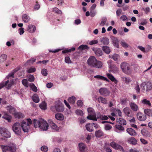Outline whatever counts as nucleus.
I'll list each match as a JSON object with an SVG mask.
<instances>
[{
  "instance_id": "1",
  "label": "nucleus",
  "mask_w": 152,
  "mask_h": 152,
  "mask_svg": "<svg viewBox=\"0 0 152 152\" xmlns=\"http://www.w3.org/2000/svg\"><path fill=\"white\" fill-rule=\"evenodd\" d=\"M87 63L88 65L92 67L100 68L102 66L103 64L101 61H98L95 57L91 56L88 59Z\"/></svg>"
},
{
  "instance_id": "2",
  "label": "nucleus",
  "mask_w": 152,
  "mask_h": 152,
  "mask_svg": "<svg viewBox=\"0 0 152 152\" xmlns=\"http://www.w3.org/2000/svg\"><path fill=\"white\" fill-rule=\"evenodd\" d=\"M121 68L123 72L127 75L131 74L132 71L131 67L126 62H123L121 63Z\"/></svg>"
},
{
  "instance_id": "3",
  "label": "nucleus",
  "mask_w": 152,
  "mask_h": 152,
  "mask_svg": "<svg viewBox=\"0 0 152 152\" xmlns=\"http://www.w3.org/2000/svg\"><path fill=\"white\" fill-rule=\"evenodd\" d=\"M3 152H15L16 150L15 145L13 144L8 145L0 146Z\"/></svg>"
},
{
  "instance_id": "4",
  "label": "nucleus",
  "mask_w": 152,
  "mask_h": 152,
  "mask_svg": "<svg viewBox=\"0 0 152 152\" xmlns=\"http://www.w3.org/2000/svg\"><path fill=\"white\" fill-rule=\"evenodd\" d=\"M12 128L16 134L18 135L21 134L22 129L20 124L19 123L17 122L14 123L13 125Z\"/></svg>"
},
{
  "instance_id": "5",
  "label": "nucleus",
  "mask_w": 152,
  "mask_h": 152,
  "mask_svg": "<svg viewBox=\"0 0 152 152\" xmlns=\"http://www.w3.org/2000/svg\"><path fill=\"white\" fill-rule=\"evenodd\" d=\"M9 83V80H7L5 82H3L0 83V90L4 87V86H7V88L9 89L11 86L13 84L14 81V80L12 79L10 81V83Z\"/></svg>"
},
{
  "instance_id": "6",
  "label": "nucleus",
  "mask_w": 152,
  "mask_h": 152,
  "mask_svg": "<svg viewBox=\"0 0 152 152\" xmlns=\"http://www.w3.org/2000/svg\"><path fill=\"white\" fill-rule=\"evenodd\" d=\"M0 133L2 136L6 138H9L11 136L10 132L5 128H0Z\"/></svg>"
},
{
  "instance_id": "7",
  "label": "nucleus",
  "mask_w": 152,
  "mask_h": 152,
  "mask_svg": "<svg viewBox=\"0 0 152 152\" xmlns=\"http://www.w3.org/2000/svg\"><path fill=\"white\" fill-rule=\"evenodd\" d=\"M21 128L22 129L24 132H28V129L30 128V126L27 123H26V121H23L20 124Z\"/></svg>"
},
{
  "instance_id": "8",
  "label": "nucleus",
  "mask_w": 152,
  "mask_h": 152,
  "mask_svg": "<svg viewBox=\"0 0 152 152\" xmlns=\"http://www.w3.org/2000/svg\"><path fill=\"white\" fill-rule=\"evenodd\" d=\"M110 145L113 148L115 149H119L122 151L124 150L123 148L121 145L113 141L111 142L110 143Z\"/></svg>"
},
{
  "instance_id": "9",
  "label": "nucleus",
  "mask_w": 152,
  "mask_h": 152,
  "mask_svg": "<svg viewBox=\"0 0 152 152\" xmlns=\"http://www.w3.org/2000/svg\"><path fill=\"white\" fill-rule=\"evenodd\" d=\"M99 92L100 94L105 96H108L110 92L107 88H101L99 90Z\"/></svg>"
},
{
  "instance_id": "10",
  "label": "nucleus",
  "mask_w": 152,
  "mask_h": 152,
  "mask_svg": "<svg viewBox=\"0 0 152 152\" xmlns=\"http://www.w3.org/2000/svg\"><path fill=\"white\" fill-rule=\"evenodd\" d=\"M48 123L43 119V121L41 123L39 128L43 130L46 131L48 129Z\"/></svg>"
},
{
  "instance_id": "11",
  "label": "nucleus",
  "mask_w": 152,
  "mask_h": 152,
  "mask_svg": "<svg viewBox=\"0 0 152 152\" xmlns=\"http://www.w3.org/2000/svg\"><path fill=\"white\" fill-rule=\"evenodd\" d=\"M92 50L97 56H100L102 55V51L101 49L98 48H92Z\"/></svg>"
},
{
  "instance_id": "12",
  "label": "nucleus",
  "mask_w": 152,
  "mask_h": 152,
  "mask_svg": "<svg viewBox=\"0 0 152 152\" xmlns=\"http://www.w3.org/2000/svg\"><path fill=\"white\" fill-rule=\"evenodd\" d=\"M55 107L56 111L58 112H62L64 110V105L61 103L57 104Z\"/></svg>"
},
{
  "instance_id": "13",
  "label": "nucleus",
  "mask_w": 152,
  "mask_h": 152,
  "mask_svg": "<svg viewBox=\"0 0 152 152\" xmlns=\"http://www.w3.org/2000/svg\"><path fill=\"white\" fill-rule=\"evenodd\" d=\"M137 116L138 119L141 121H145L147 118L146 115L141 113H138L137 114Z\"/></svg>"
},
{
  "instance_id": "14",
  "label": "nucleus",
  "mask_w": 152,
  "mask_h": 152,
  "mask_svg": "<svg viewBox=\"0 0 152 152\" xmlns=\"http://www.w3.org/2000/svg\"><path fill=\"white\" fill-rule=\"evenodd\" d=\"M43 121V119L40 118L38 120L36 119H34L33 121V123L34 126L35 128L39 127L40 124Z\"/></svg>"
},
{
  "instance_id": "15",
  "label": "nucleus",
  "mask_w": 152,
  "mask_h": 152,
  "mask_svg": "<svg viewBox=\"0 0 152 152\" xmlns=\"http://www.w3.org/2000/svg\"><path fill=\"white\" fill-rule=\"evenodd\" d=\"M36 30L35 26L32 24L29 25L27 28V31L30 33L34 32Z\"/></svg>"
},
{
  "instance_id": "16",
  "label": "nucleus",
  "mask_w": 152,
  "mask_h": 152,
  "mask_svg": "<svg viewBox=\"0 0 152 152\" xmlns=\"http://www.w3.org/2000/svg\"><path fill=\"white\" fill-rule=\"evenodd\" d=\"M78 146L81 152H86V147L84 143L82 142L80 143Z\"/></svg>"
},
{
  "instance_id": "17",
  "label": "nucleus",
  "mask_w": 152,
  "mask_h": 152,
  "mask_svg": "<svg viewBox=\"0 0 152 152\" xmlns=\"http://www.w3.org/2000/svg\"><path fill=\"white\" fill-rule=\"evenodd\" d=\"M7 111L9 113L13 115L15 113V109L11 105L8 106L6 107Z\"/></svg>"
},
{
  "instance_id": "18",
  "label": "nucleus",
  "mask_w": 152,
  "mask_h": 152,
  "mask_svg": "<svg viewBox=\"0 0 152 152\" xmlns=\"http://www.w3.org/2000/svg\"><path fill=\"white\" fill-rule=\"evenodd\" d=\"M126 131L131 136H135L137 134L135 131L131 128H127Z\"/></svg>"
},
{
  "instance_id": "19",
  "label": "nucleus",
  "mask_w": 152,
  "mask_h": 152,
  "mask_svg": "<svg viewBox=\"0 0 152 152\" xmlns=\"http://www.w3.org/2000/svg\"><path fill=\"white\" fill-rule=\"evenodd\" d=\"M107 75L108 78L112 81L114 82L115 83L117 84L118 82L117 80L111 74L107 73Z\"/></svg>"
},
{
  "instance_id": "20",
  "label": "nucleus",
  "mask_w": 152,
  "mask_h": 152,
  "mask_svg": "<svg viewBox=\"0 0 152 152\" xmlns=\"http://www.w3.org/2000/svg\"><path fill=\"white\" fill-rule=\"evenodd\" d=\"M86 130L89 132H91L93 131V124L92 123H88L86 125Z\"/></svg>"
},
{
  "instance_id": "21",
  "label": "nucleus",
  "mask_w": 152,
  "mask_h": 152,
  "mask_svg": "<svg viewBox=\"0 0 152 152\" xmlns=\"http://www.w3.org/2000/svg\"><path fill=\"white\" fill-rule=\"evenodd\" d=\"M101 42L104 44L107 45L109 44L110 41L109 39L106 37L102 38L101 39Z\"/></svg>"
},
{
  "instance_id": "22",
  "label": "nucleus",
  "mask_w": 152,
  "mask_h": 152,
  "mask_svg": "<svg viewBox=\"0 0 152 152\" xmlns=\"http://www.w3.org/2000/svg\"><path fill=\"white\" fill-rule=\"evenodd\" d=\"M143 89L145 90V88L146 89V90H150L152 88L151 84L150 82H147L146 84L143 86Z\"/></svg>"
},
{
  "instance_id": "23",
  "label": "nucleus",
  "mask_w": 152,
  "mask_h": 152,
  "mask_svg": "<svg viewBox=\"0 0 152 152\" xmlns=\"http://www.w3.org/2000/svg\"><path fill=\"white\" fill-rule=\"evenodd\" d=\"M30 18L27 14H25L22 15V19L25 23L28 22L30 20Z\"/></svg>"
},
{
  "instance_id": "24",
  "label": "nucleus",
  "mask_w": 152,
  "mask_h": 152,
  "mask_svg": "<svg viewBox=\"0 0 152 152\" xmlns=\"http://www.w3.org/2000/svg\"><path fill=\"white\" fill-rule=\"evenodd\" d=\"M144 113L145 115L148 116L152 117V110L150 109H145L144 110Z\"/></svg>"
},
{
  "instance_id": "25",
  "label": "nucleus",
  "mask_w": 152,
  "mask_h": 152,
  "mask_svg": "<svg viewBox=\"0 0 152 152\" xmlns=\"http://www.w3.org/2000/svg\"><path fill=\"white\" fill-rule=\"evenodd\" d=\"M55 118L58 120L62 121L64 119L63 115L61 113H58L56 114L55 115Z\"/></svg>"
},
{
  "instance_id": "26",
  "label": "nucleus",
  "mask_w": 152,
  "mask_h": 152,
  "mask_svg": "<svg viewBox=\"0 0 152 152\" xmlns=\"http://www.w3.org/2000/svg\"><path fill=\"white\" fill-rule=\"evenodd\" d=\"M2 118L6 120L9 122H10L11 121V120L12 118L11 116L7 113H5L2 117Z\"/></svg>"
},
{
  "instance_id": "27",
  "label": "nucleus",
  "mask_w": 152,
  "mask_h": 152,
  "mask_svg": "<svg viewBox=\"0 0 152 152\" xmlns=\"http://www.w3.org/2000/svg\"><path fill=\"white\" fill-rule=\"evenodd\" d=\"M130 106L131 108L134 111H136L138 109V107L135 104L133 103H131L130 104Z\"/></svg>"
},
{
  "instance_id": "28",
  "label": "nucleus",
  "mask_w": 152,
  "mask_h": 152,
  "mask_svg": "<svg viewBox=\"0 0 152 152\" xmlns=\"http://www.w3.org/2000/svg\"><path fill=\"white\" fill-rule=\"evenodd\" d=\"M50 125L51 127L53 129L56 131L58 130L59 129V128L53 121H51L50 122Z\"/></svg>"
},
{
  "instance_id": "29",
  "label": "nucleus",
  "mask_w": 152,
  "mask_h": 152,
  "mask_svg": "<svg viewBox=\"0 0 152 152\" xmlns=\"http://www.w3.org/2000/svg\"><path fill=\"white\" fill-rule=\"evenodd\" d=\"M94 77L95 78H97L99 79H100L103 80H104L105 81H106L107 82H109V80L107 78L104 77L100 75H96Z\"/></svg>"
},
{
  "instance_id": "30",
  "label": "nucleus",
  "mask_w": 152,
  "mask_h": 152,
  "mask_svg": "<svg viewBox=\"0 0 152 152\" xmlns=\"http://www.w3.org/2000/svg\"><path fill=\"white\" fill-rule=\"evenodd\" d=\"M129 143L135 145L137 143V140L134 137H132L129 139L128 140Z\"/></svg>"
},
{
  "instance_id": "31",
  "label": "nucleus",
  "mask_w": 152,
  "mask_h": 152,
  "mask_svg": "<svg viewBox=\"0 0 152 152\" xmlns=\"http://www.w3.org/2000/svg\"><path fill=\"white\" fill-rule=\"evenodd\" d=\"M124 113L128 116H129L130 114L131 110L129 107H126L124 109Z\"/></svg>"
},
{
  "instance_id": "32",
  "label": "nucleus",
  "mask_w": 152,
  "mask_h": 152,
  "mask_svg": "<svg viewBox=\"0 0 152 152\" xmlns=\"http://www.w3.org/2000/svg\"><path fill=\"white\" fill-rule=\"evenodd\" d=\"M33 101L35 103H38L39 102V98L37 94H34L32 96Z\"/></svg>"
},
{
  "instance_id": "33",
  "label": "nucleus",
  "mask_w": 152,
  "mask_h": 152,
  "mask_svg": "<svg viewBox=\"0 0 152 152\" xmlns=\"http://www.w3.org/2000/svg\"><path fill=\"white\" fill-rule=\"evenodd\" d=\"M103 132L100 130H98L96 131L95 132V136L97 137H101L103 136Z\"/></svg>"
},
{
  "instance_id": "34",
  "label": "nucleus",
  "mask_w": 152,
  "mask_h": 152,
  "mask_svg": "<svg viewBox=\"0 0 152 152\" xmlns=\"http://www.w3.org/2000/svg\"><path fill=\"white\" fill-rule=\"evenodd\" d=\"M18 69H15L13 71H12L10 73L7 77L6 78L7 79L9 78L10 77H12V78H14V74L18 71Z\"/></svg>"
},
{
  "instance_id": "35",
  "label": "nucleus",
  "mask_w": 152,
  "mask_h": 152,
  "mask_svg": "<svg viewBox=\"0 0 152 152\" xmlns=\"http://www.w3.org/2000/svg\"><path fill=\"white\" fill-rule=\"evenodd\" d=\"M113 42L114 43V46L118 48H119L118 40L117 38L114 37L113 39Z\"/></svg>"
},
{
  "instance_id": "36",
  "label": "nucleus",
  "mask_w": 152,
  "mask_h": 152,
  "mask_svg": "<svg viewBox=\"0 0 152 152\" xmlns=\"http://www.w3.org/2000/svg\"><path fill=\"white\" fill-rule=\"evenodd\" d=\"M98 100L99 102H101L104 104H106L107 102L106 99L101 96H100L98 98Z\"/></svg>"
},
{
  "instance_id": "37",
  "label": "nucleus",
  "mask_w": 152,
  "mask_h": 152,
  "mask_svg": "<svg viewBox=\"0 0 152 152\" xmlns=\"http://www.w3.org/2000/svg\"><path fill=\"white\" fill-rule=\"evenodd\" d=\"M14 116L15 118H20L23 117L24 115L21 113H15L14 114Z\"/></svg>"
},
{
  "instance_id": "38",
  "label": "nucleus",
  "mask_w": 152,
  "mask_h": 152,
  "mask_svg": "<svg viewBox=\"0 0 152 152\" xmlns=\"http://www.w3.org/2000/svg\"><path fill=\"white\" fill-rule=\"evenodd\" d=\"M102 49L105 53L107 54H109L110 52V50L109 47L107 46L102 47Z\"/></svg>"
},
{
  "instance_id": "39",
  "label": "nucleus",
  "mask_w": 152,
  "mask_h": 152,
  "mask_svg": "<svg viewBox=\"0 0 152 152\" xmlns=\"http://www.w3.org/2000/svg\"><path fill=\"white\" fill-rule=\"evenodd\" d=\"M141 133L142 134L145 136H148L150 135V133L148 131L145 129H143L141 130Z\"/></svg>"
},
{
  "instance_id": "40",
  "label": "nucleus",
  "mask_w": 152,
  "mask_h": 152,
  "mask_svg": "<svg viewBox=\"0 0 152 152\" xmlns=\"http://www.w3.org/2000/svg\"><path fill=\"white\" fill-rule=\"evenodd\" d=\"M75 48L73 47L69 49H65L62 51V53L64 54L66 53H68L69 52H70L71 51H73L75 50Z\"/></svg>"
},
{
  "instance_id": "41",
  "label": "nucleus",
  "mask_w": 152,
  "mask_h": 152,
  "mask_svg": "<svg viewBox=\"0 0 152 152\" xmlns=\"http://www.w3.org/2000/svg\"><path fill=\"white\" fill-rule=\"evenodd\" d=\"M119 124L121 125H125L126 124V121L122 118H119L118 119Z\"/></svg>"
},
{
  "instance_id": "42",
  "label": "nucleus",
  "mask_w": 152,
  "mask_h": 152,
  "mask_svg": "<svg viewBox=\"0 0 152 152\" xmlns=\"http://www.w3.org/2000/svg\"><path fill=\"white\" fill-rule=\"evenodd\" d=\"M76 100V98L74 96H72L71 97H69L68 99V101L71 104H74Z\"/></svg>"
},
{
  "instance_id": "43",
  "label": "nucleus",
  "mask_w": 152,
  "mask_h": 152,
  "mask_svg": "<svg viewBox=\"0 0 152 152\" xmlns=\"http://www.w3.org/2000/svg\"><path fill=\"white\" fill-rule=\"evenodd\" d=\"M7 56L5 54H2L0 56V62L3 63L6 60Z\"/></svg>"
},
{
  "instance_id": "44",
  "label": "nucleus",
  "mask_w": 152,
  "mask_h": 152,
  "mask_svg": "<svg viewBox=\"0 0 152 152\" xmlns=\"http://www.w3.org/2000/svg\"><path fill=\"white\" fill-rule=\"evenodd\" d=\"M89 48L86 45H80L78 49L80 50H88Z\"/></svg>"
},
{
  "instance_id": "45",
  "label": "nucleus",
  "mask_w": 152,
  "mask_h": 152,
  "mask_svg": "<svg viewBox=\"0 0 152 152\" xmlns=\"http://www.w3.org/2000/svg\"><path fill=\"white\" fill-rule=\"evenodd\" d=\"M30 86L33 91L35 92H37L38 90L37 87L34 83H31L30 85Z\"/></svg>"
},
{
  "instance_id": "46",
  "label": "nucleus",
  "mask_w": 152,
  "mask_h": 152,
  "mask_svg": "<svg viewBox=\"0 0 152 152\" xmlns=\"http://www.w3.org/2000/svg\"><path fill=\"white\" fill-rule=\"evenodd\" d=\"M87 118L88 119L92 120L94 121H97V120L96 116L91 115L88 116L87 117Z\"/></svg>"
},
{
  "instance_id": "47",
  "label": "nucleus",
  "mask_w": 152,
  "mask_h": 152,
  "mask_svg": "<svg viewBox=\"0 0 152 152\" xmlns=\"http://www.w3.org/2000/svg\"><path fill=\"white\" fill-rule=\"evenodd\" d=\"M39 107L42 109L45 110L47 109L46 104L45 102H43L39 105Z\"/></svg>"
},
{
  "instance_id": "48",
  "label": "nucleus",
  "mask_w": 152,
  "mask_h": 152,
  "mask_svg": "<svg viewBox=\"0 0 152 152\" xmlns=\"http://www.w3.org/2000/svg\"><path fill=\"white\" fill-rule=\"evenodd\" d=\"M121 79L123 81H124L126 83H128L131 81V80L129 77H121Z\"/></svg>"
},
{
  "instance_id": "49",
  "label": "nucleus",
  "mask_w": 152,
  "mask_h": 152,
  "mask_svg": "<svg viewBox=\"0 0 152 152\" xmlns=\"http://www.w3.org/2000/svg\"><path fill=\"white\" fill-rule=\"evenodd\" d=\"M142 103L144 104L148 105L149 106H151V103L150 101L146 99H145L142 101Z\"/></svg>"
},
{
  "instance_id": "50",
  "label": "nucleus",
  "mask_w": 152,
  "mask_h": 152,
  "mask_svg": "<svg viewBox=\"0 0 152 152\" xmlns=\"http://www.w3.org/2000/svg\"><path fill=\"white\" fill-rule=\"evenodd\" d=\"M107 20V18L106 17H103L102 19L101 23H100V25L104 26Z\"/></svg>"
},
{
  "instance_id": "51",
  "label": "nucleus",
  "mask_w": 152,
  "mask_h": 152,
  "mask_svg": "<svg viewBox=\"0 0 152 152\" xmlns=\"http://www.w3.org/2000/svg\"><path fill=\"white\" fill-rule=\"evenodd\" d=\"M99 118L102 120H106L108 119V117L105 115H100Z\"/></svg>"
},
{
  "instance_id": "52",
  "label": "nucleus",
  "mask_w": 152,
  "mask_h": 152,
  "mask_svg": "<svg viewBox=\"0 0 152 152\" xmlns=\"http://www.w3.org/2000/svg\"><path fill=\"white\" fill-rule=\"evenodd\" d=\"M121 125H116L115 126V128L120 130L124 131V127Z\"/></svg>"
},
{
  "instance_id": "53",
  "label": "nucleus",
  "mask_w": 152,
  "mask_h": 152,
  "mask_svg": "<svg viewBox=\"0 0 152 152\" xmlns=\"http://www.w3.org/2000/svg\"><path fill=\"white\" fill-rule=\"evenodd\" d=\"M76 114L78 115H83V113L82 111L80 110H77L75 111Z\"/></svg>"
},
{
  "instance_id": "54",
  "label": "nucleus",
  "mask_w": 152,
  "mask_h": 152,
  "mask_svg": "<svg viewBox=\"0 0 152 152\" xmlns=\"http://www.w3.org/2000/svg\"><path fill=\"white\" fill-rule=\"evenodd\" d=\"M42 74L44 76H46L48 75V71L47 69H43L41 71Z\"/></svg>"
},
{
  "instance_id": "55",
  "label": "nucleus",
  "mask_w": 152,
  "mask_h": 152,
  "mask_svg": "<svg viewBox=\"0 0 152 152\" xmlns=\"http://www.w3.org/2000/svg\"><path fill=\"white\" fill-rule=\"evenodd\" d=\"M36 71L35 68L31 67L27 70V72L28 73H31L34 72Z\"/></svg>"
},
{
  "instance_id": "56",
  "label": "nucleus",
  "mask_w": 152,
  "mask_h": 152,
  "mask_svg": "<svg viewBox=\"0 0 152 152\" xmlns=\"http://www.w3.org/2000/svg\"><path fill=\"white\" fill-rule=\"evenodd\" d=\"M22 83L24 86L28 87V82L26 79H23L22 81Z\"/></svg>"
},
{
  "instance_id": "57",
  "label": "nucleus",
  "mask_w": 152,
  "mask_h": 152,
  "mask_svg": "<svg viewBox=\"0 0 152 152\" xmlns=\"http://www.w3.org/2000/svg\"><path fill=\"white\" fill-rule=\"evenodd\" d=\"M98 41L97 40H93L90 41L89 44L90 45H92L98 43Z\"/></svg>"
},
{
  "instance_id": "58",
  "label": "nucleus",
  "mask_w": 152,
  "mask_h": 152,
  "mask_svg": "<svg viewBox=\"0 0 152 152\" xmlns=\"http://www.w3.org/2000/svg\"><path fill=\"white\" fill-rule=\"evenodd\" d=\"M41 150L42 151L47 152L48 150V148L46 146L44 145L41 147Z\"/></svg>"
},
{
  "instance_id": "59",
  "label": "nucleus",
  "mask_w": 152,
  "mask_h": 152,
  "mask_svg": "<svg viewBox=\"0 0 152 152\" xmlns=\"http://www.w3.org/2000/svg\"><path fill=\"white\" fill-rule=\"evenodd\" d=\"M53 11L58 14H61L62 13L61 11L56 7L54 8L53 9Z\"/></svg>"
},
{
  "instance_id": "60",
  "label": "nucleus",
  "mask_w": 152,
  "mask_h": 152,
  "mask_svg": "<svg viewBox=\"0 0 152 152\" xmlns=\"http://www.w3.org/2000/svg\"><path fill=\"white\" fill-rule=\"evenodd\" d=\"M65 61L66 63L68 64L71 63H72L69 57V56L65 57Z\"/></svg>"
},
{
  "instance_id": "61",
  "label": "nucleus",
  "mask_w": 152,
  "mask_h": 152,
  "mask_svg": "<svg viewBox=\"0 0 152 152\" xmlns=\"http://www.w3.org/2000/svg\"><path fill=\"white\" fill-rule=\"evenodd\" d=\"M87 111L89 113L92 114L93 113L94 110L92 108L89 107Z\"/></svg>"
},
{
  "instance_id": "62",
  "label": "nucleus",
  "mask_w": 152,
  "mask_h": 152,
  "mask_svg": "<svg viewBox=\"0 0 152 152\" xmlns=\"http://www.w3.org/2000/svg\"><path fill=\"white\" fill-rule=\"evenodd\" d=\"M112 128V126L109 124H107L105 125V129L106 130H109L110 129Z\"/></svg>"
},
{
  "instance_id": "63",
  "label": "nucleus",
  "mask_w": 152,
  "mask_h": 152,
  "mask_svg": "<svg viewBox=\"0 0 152 152\" xmlns=\"http://www.w3.org/2000/svg\"><path fill=\"white\" fill-rule=\"evenodd\" d=\"M28 80L30 82H33L34 80V77L33 75H30L29 76Z\"/></svg>"
},
{
  "instance_id": "64",
  "label": "nucleus",
  "mask_w": 152,
  "mask_h": 152,
  "mask_svg": "<svg viewBox=\"0 0 152 152\" xmlns=\"http://www.w3.org/2000/svg\"><path fill=\"white\" fill-rule=\"evenodd\" d=\"M121 45L124 47L128 48L129 45L126 42H122L121 43Z\"/></svg>"
}]
</instances>
